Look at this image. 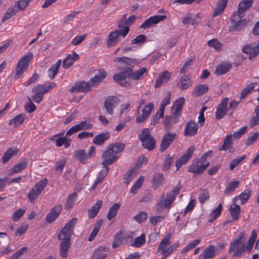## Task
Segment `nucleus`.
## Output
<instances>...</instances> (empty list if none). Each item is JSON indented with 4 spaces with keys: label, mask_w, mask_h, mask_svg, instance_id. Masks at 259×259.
<instances>
[{
    "label": "nucleus",
    "mask_w": 259,
    "mask_h": 259,
    "mask_svg": "<svg viewBox=\"0 0 259 259\" xmlns=\"http://www.w3.org/2000/svg\"><path fill=\"white\" fill-rule=\"evenodd\" d=\"M77 219L73 218L65 225L59 232L58 238L62 240L60 244V253L63 258H66L68 255V251L70 247L71 236L73 233V229L77 222Z\"/></svg>",
    "instance_id": "f257e3e1"
},
{
    "label": "nucleus",
    "mask_w": 259,
    "mask_h": 259,
    "mask_svg": "<svg viewBox=\"0 0 259 259\" xmlns=\"http://www.w3.org/2000/svg\"><path fill=\"white\" fill-rule=\"evenodd\" d=\"M56 83L50 82L48 83L38 84L35 86L32 90L33 95L32 99L36 103L40 102L42 99L44 95L55 88Z\"/></svg>",
    "instance_id": "f03ea898"
},
{
    "label": "nucleus",
    "mask_w": 259,
    "mask_h": 259,
    "mask_svg": "<svg viewBox=\"0 0 259 259\" xmlns=\"http://www.w3.org/2000/svg\"><path fill=\"white\" fill-rule=\"evenodd\" d=\"M171 235L167 234L161 240L157 248V254H167L170 255L179 246V242L170 245Z\"/></svg>",
    "instance_id": "7ed1b4c3"
},
{
    "label": "nucleus",
    "mask_w": 259,
    "mask_h": 259,
    "mask_svg": "<svg viewBox=\"0 0 259 259\" xmlns=\"http://www.w3.org/2000/svg\"><path fill=\"white\" fill-rule=\"evenodd\" d=\"M97 83V74H95L89 81H78L69 90L71 93L89 92L91 88L95 87Z\"/></svg>",
    "instance_id": "20e7f679"
},
{
    "label": "nucleus",
    "mask_w": 259,
    "mask_h": 259,
    "mask_svg": "<svg viewBox=\"0 0 259 259\" xmlns=\"http://www.w3.org/2000/svg\"><path fill=\"white\" fill-rule=\"evenodd\" d=\"M33 59V54L32 53H28L26 55L22 57L18 61L16 67L14 77L19 78L27 69L29 63Z\"/></svg>",
    "instance_id": "39448f33"
},
{
    "label": "nucleus",
    "mask_w": 259,
    "mask_h": 259,
    "mask_svg": "<svg viewBox=\"0 0 259 259\" xmlns=\"http://www.w3.org/2000/svg\"><path fill=\"white\" fill-rule=\"evenodd\" d=\"M181 188L180 184L175 186L174 189L167 194L165 200V195L164 193L162 194L160 197V201L157 204L160 207H162L163 205L165 208H169L176 196L179 193Z\"/></svg>",
    "instance_id": "423d86ee"
},
{
    "label": "nucleus",
    "mask_w": 259,
    "mask_h": 259,
    "mask_svg": "<svg viewBox=\"0 0 259 259\" xmlns=\"http://www.w3.org/2000/svg\"><path fill=\"white\" fill-rule=\"evenodd\" d=\"M139 139L144 148L151 151L155 148L156 140L151 135L149 128H145L143 130L142 133L139 135Z\"/></svg>",
    "instance_id": "0eeeda50"
},
{
    "label": "nucleus",
    "mask_w": 259,
    "mask_h": 259,
    "mask_svg": "<svg viewBox=\"0 0 259 259\" xmlns=\"http://www.w3.org/2000/svg\"><path fill=\"white\" fill-rule=\"evenodd\" d=\"M48 183L47 179H44L36 183L27 194L28 201L33 203L44 190Z\"/></svg>",
    "instance_id": "6e6552de"
},
{
    "label": "nucleus",
    "mask_w": 259,
    "mask_h": 259,
    "mask_svg": "<svg viewBox=\"0 0 259 259\" xmlns=\"http://www.w3.org/2000/svg\"><path fill=\"white\" fill-rule=\"evenodd\" d=\"M130 28L127 27L125 29H121L111 32L109 34V37L107 42L108 47H113L120 39V36L121 35L124 37L129 32Z\"/></svg>",
    "instance_id": "1a4fd4ad"
},
{
    "label": "nucleus",
    "mask_w": 259,
    "mask_h": 259,
    "mask_svg": "<svg viewBox=\"0 0 259 259\" xmlns=\"http://www.w3.org/2000/svg\"><path fill=\"white\" fill-rule=\"evenodd\" d=\"M120 99L116 96H108L105 100L104 108L107 114L112 115L114 110L117 106L120 103Z\"/></svg>",
    "instance_id": "9d476101"
},
{
    "label": "nucleus",
    "mask_w": 259,
    "mask_h": 259,
    "mask_svg": "<svg viewBox=\"0 0 259 259\" xmlns=\"http://www.w3.org/2000/svg\"><path fill=\"white\" fill-rule=\"evenodd\" d=\"M209 165V162H206L205 164H201L199 159L195 158L192 164L188 167V171L195 175L201 174Z\"/></svg>",
    "instance_id": "9b49d317"
},
{
    "label": "nucleus",
    "mask_w": 259,
    "mask_h": 259,
    "mask_svg": "<svg viewBox=\"0 0 259 259\" xmlns=\"http://www.w3.org/2000/svg\"><path fill=\"white\" fill-rule=\"evenodd\" d=\"M229 100V98L226 97L218 105L215 113V116L217 119L220 120L224 118L229 111L228 107Z\"/></svg>",
    "instance_id": "f8f14e48"
},
{
    "label": "nucleus",
    "mask_w": 259,
    "mask_h": 259,
    "mask_svg": "<svg viewBox=\"0 0 259 259\" xmlns=\"http://www.w3.org/2000/svg\"><path fill=\"white\" fill-rule=\"evenodd\" d=\"M177 137L175 133H167L164 135L161 141L159 151L161 152H164L169 146L174 142Z\"/></svg>",
    "instance_id": "ddd939ff"
},
{
    "label": "nucleus",
    "mask_w": 259,
    "mask_h": 259,
    "mask_svg": "<svg viewBox=\"0 0 259 259\" xmlns=\"http://www.w3.org/2000/svg\"><path fill=\"white\" fill-rule=\"evenodd\" d=\"M167 19L166 15H154L147 19L140 26V29H147Z\"/></svg>",
    "instance_id": "4468645a"
},
{
    "label": "nucleus",
    "mask_w": 259,
    "mask_h": 259,
    "mask_svg": "<svg viewBox=\"0 0 259 259\" xmlns=\"http://www.w3.org/2000/svg\"><path fill=\"white\" fill-rule=\"evenodd\" d=\"M126 72H127V67L121 69L119 73L115 74L113 76V79L122 87H130V82L126 80V78L128 77V73Z\"/></svg>",
    "instance_id": "2eb2a0df"
},
{
    "label": "nucleus",
    "mask_w": 259,
    "mask_h": 259,
    "mask_svg": "<svg viewBox=\"0 0 259 259\" xmlns=\"http://www.w3.org/2000/svg\"><path fill=\"white\" fill-rule=\"evenodd\" d=\"M195 150L193 146L189 147L185 154H184L176 162L177 170H179L181 166L185 164L187 161L191 158L193 153Z\"/></svg>",
    "instance_id": "dca6fc26"
},
{
    "label": "nucleus",
    "mask_w": 259,
    "mask_h": 259,
    "mask_svg": "<svg viewBox=\"0 0 259 259\" xmlns=\"http://www.w3.org/2000/svg\"><path fill=\"white\" fill-rule=\"evenodd\" d=\"M199 125L194 120H190L186 124L184 129V135L186 137H192L198 133Z\"/></svg>",
    "instance_id": "f3484780"
},
{
    "label": "nucleus",
    "mask_w": 259,
    "mask_h": 259,
    "mask_svg": "<svg viewBox=\"0 0 259 259\" xmlns=\"http://www.w3.org/2000/svg\"><path fill=\"white\" fill-rule=\"evenodd\" d=\"M242 51L248 55V58L250 60L256 57L259 54V39L257 44L253 47L250 44L245 45Z\"/></svg>",
    "instance_id": "a211bd4d"
},
{
    "label": "nucleus",
    "mask_w": 259,
    "mask_h": 259,
    "mask_svg": "<svg viewBox=\"0 0 259 259\" xmlns=\"http://www.w3.org/2000/svg\"><path fill=\"white\" fill-rule=\"evenodd\" d=\"M154 109V104L152 103H149L146 105L142 110V114L139 115L136 118V122L137 123L143 122L145 120L148 119L151 111Z\"/></svg>",
    "instance_id": "6ab92c4d"
},
{
    "label": "nucleus",
    "mask_w": 259,
    "mask_h": 259,
    "mask_svg": "<svg viewBox=\"0 0 259 259\" xmlns=\"http://www.w3.org/2000/svg\"><path fill=\"white\" fill-rule=\"evenodd\" d=\"M132 237V233L131 232V234L127 235L125 234V231L124 230H120L118 232H117L114 238V240L112 243V247L114 248H115L119 246L122 242L124 239H126V238H129L130 237Z\"/></svg>",
    "instance_id": "aec40b11"
},
{
    "label": "nucleus",
    "mask_w": 259,
    "mask_h": 259,
    "mask_svg": "<svg viewBox=\"0 0 259 259\" xmlns=\"http://www.w3.org/2000/svg\"><path fill=\"white\" fill-rule=\"evenodd\" d=\"M62 209V206L60 204L55 205L53 207L47 214L46 217V221L47 223H51L55 221L56 218L60 214Z\"/></svg>",
    "instance_id": "412c9836"
},
{
    "label": "nucleus",
    "mask_w": 259,
    "mask_h": 259,
    "mask_svg": "<svg viewBox=\"0 0 259 259\" xmlns=\"http://www.w3.org/2000/svg\"><path fill=\"white\" fill-rule=\"evenodd\" d=\"M171 73L167 70H165L160 73L155 81V88L160 87L162 84L166 83L170 79Z\"/></svg>",
    "instance_id": "4be33fe9"
},
{
    "label": "nucleus",
    "mask_w": 259,
    "mask_h": 259,
    "mask_svg": "<svg viewBox=\"0 0 259 259\" xmlns=\"http://www.w3.org/2000/svg\"><path fill=\"white\" fill-rule=\"evenodd\" d=\"M252 194L250 189H246L239 195L236 196L233 200L234 203H236L238 200H240L241 204H245L249 199Z\"/></svg>",
    "instance_id": "5701e85b"
},
{
    "label": "nucleus",
    "mask_w": 259,
    "mask_h": 259,
    "mask_svg": "<svg viewBox=\"0 0 259 259\" xmlns=\"http://www.w3.org/2000/svg\"><path fill=\"white\" fill-rule=\"evenodd\" d=\"M128 78L134 80H138L146 72L147 69L145 67L140 68L137 70H134L131 67H127Z\"/></svg>",
    "instance_id": "b1692460"
},
{
    "label": "nucleus",
    "mask_w": 259,
    "mask_h": 259,
    "mask_svg": "<svg viewBox=\"0 0 259 259\" xmlns=\"http://www.w3.org/2000/svg\"><path fill=\"white\" fill-rule=\"evenodd\" d=\"M103 158L104 159L103 162L105 165H111L117 159V155L108 148L103 153Z\"/></svg>",
    "instance_id": "393cba45"
},
{
    "label": "nucleus",
    "mask_w": 259,
    "mask_h": 259,
    "mask_svg": "<svg viewBox=\"0 0 259 259\" xmlns=\"http://www.w3.org/2000/svg\"><path fill=\"white\" fill-rule=\"evenodd\" d=\"M126 14H124L121 18L119 22H118V27L125 29L126 27L129 28L130 26L132 25L136 20V16L135 15H131L126 19Z\"/></svg>",
    "instance_id": "a878e982"
},
{
    "label": "nucleus",
    "mask_w": 259,
    "mask_h": 259,
    "mask_svg": "<svg viewBox=\"0 0 259 259\" xmlns=\"http://www.w3.org/2000/svg\"><path fill=\"white\" fill-rule=\"evenodd\" d=\"M233 67L232 63L228 62H221L217 66L215 69V74L217 75L224 74L228 72Z\"/></svg>",
    "instance_id": "bb28decb"
},
{
    "label": "nucleus",
    "mask_w": 259,
    "mask_h": 259,
    "mask_svg": "<svg viewBox=\"0 0 259 259\" xmlns=\"http://www.w3.org/2000/svg\"><path fill=\"white\" fill-rule=\"evenodd\" d=\"M79 56L75 52L72 54H68L63 61V67L65 69H68L73 65L74 62L78 59Z\"/></svg>",
    "instance_id": "cd10ccee"
},
{
    "label": "nucleus",
    "mask_w": 259,
    "mask_h": 259,
    "mask_svg": "<svg viewBox=\"0 0 259 259\" xmlns=\"http://www.w3.org/2000/svg\"><path fill=\"white\" fill-rule=\"evenodd\" d=\"M215 254V246L209 245L205 248L199 256V259H209L214 257Z\"/></svg>",
    "instance_id": "c85d7f7f"
},
{
    "label": "nucleus",
    "mask_w": 259,
    "mask_h": 259,
    "mask_svg": "<svg viewBox=\"0 0 259 259\" xmlns=\"http://www.w3.org/2000/svg\"><path fill=\"white\" fill-rule=\"evenodd\" d=\"M228 0H219L212 14L213 17H215L221 14L226 7Z\"/></svg>",
    "instance_id": "c756f323"
},
{
    "label": "nucleus",
    "mask_w": 259,
    "mask_h": 259,
    "mask_svg": "<svg viewBox=\"0 0 259 259\" xmlns=\"http://www.w3.org/2000/svg\"><path fill=\"white\" fill-rule=\"evenodd\" d=\"M247 24V21L245 19L238 22H231V26L229 27L228 30L231 32L240 31L245 28Z\"/></svg>",
    "instance_id": "7c9ffc66"
},
{
    "label": "nucleus",
    "mask_w": 259,
    "mask_h": 259,
    "mask_svg": "<svg viewBox=\"0 0 259 259\" xmlns=\"http://www.w3.org/2000/svg\"><path fill=\"white\" fill-rule=\"evenodd\" d=\"M62 63V60L59 59L55 64H53L48 70V77L51 79H53L58 73L60 67Z\"/></svg>",
    "instance_id": "2f4dec72"
},
{
    "label": "nucleus",
    "mask_w": 259,
    "mask_h": 259,
    "mask_svg": "<svg viewBox=\"0 0 259 259\" xmlns=\"http://www.w3.org/2000/svg\"><path fill=\"white\" fill-rule=\"evenodd\" d=\"M26 118V115L24 113H21L16 116L9 121V124L17 127L22 124Z\"/></svg>",
    "instance_id": "473e14b6"
},
{
    "label": "nucleus",
    "mask_w": 259,
    "mask_h": 259,
    "mask_svg": "<svg viewBox=\"0 0 259 259\" xmlns=\"http://www.w3.org/2000/svg\"><path fill=\"white\" fill-rule=\"evenodd\" d=\"M114 62L116 63H123L132 67H134L139 63L136 60L125 57H117L115 59Z\"/></svg>",
    "instance_id": "72a5a7b5"
},
{
    "label": "nucleus",
    "mask_w": 259,
    "mask_h": 259,
    "mask_svg": "<svg viewBox=\"0 0 259 259\" xmlns=\"http://www.w3.org/2000/svg\"><path fill=\"white\" fill-rule=\"evenodd\" d=\"M253 4V0H243L240 2L238 6V11L242 14L250 8Z\"/></svg>",
    "instance_id": "f704fd0d"
},
{
    "label": "nucleus",
    "mask_w": 259,
    "mask_h": 259,
    "mask_svg": "<svg viewBox=\"0 0 259 259\" xmlns=\"http://www.w3.org/2000/svg\"><path fill=\"white\" fill-rule=\"evenodd\" d=\"M18 150L17 148L14 149L9 148L6 152H5L2 156V162L3 163H6L8 162L11 158L17 154Z\"/></svg>",
    "instance_id": "c9c22d12"
},
{
    "label": "nucleus",
    "mask_w": 259,
    "mask_h": 259,
    "mask_svg": "<svg viewBox=\"0 0 259 259\" xmlns=\"http://www.w3.org/2000/svg\"><path fill=\"white\" fill-rule=\"evenodd\" d=\"M241 208L238 204L234 203L229 208V212L234 221H236L240 217Z\"/></svg>",
    "instance_id": "e433bc0d"
},
{
    "label": "nucleus",
    "mask_w": 259,
    "mask_h": 259,
    "mask_svg": "<svg viewBox=\"0 0 259 259\" xmlns=\"http://www.w3.org/2000/svg\"><path fill=\"white\" fill-rule=\"evenodd\" d=\"M208 91V87L206 84H199L194 89L193 94L196 96H200Z\"/></svg>",
    "instance_id": "4c0bfd02"
},
{
    "label": "nucleus",
    "mask_w": 259,
    "mask_h": 259,
    "mask_svg": "<svg viewBox=\"0 0 259 259\" xmlns=\"http://www.w3.org/2000/svg\"><path fill=\"white\" fill-rule=\"evenodd\" d=\"M232 135H227L225 139L223 141V144L221 148H219L220 151H227L228 150L232 145Z\"/></svg>",
    "instance_id": "58836bf2"
},
{
    "label": "nucleus",
    "mask_w": 259,
    "mask_h": 259,
    "mask_svg": "<svg viewBox=\"0 0 259 259\" xmlns=\"http://www.w3.org/2000/svg\"><path fill=\"white\" fill-rule=\"evenodd\" d=\"M120 205L118 203H114L110 208L107 213V218L109 220H111L117 214V211L119 209Z\"/></svg>",
    "instance_id": "ea45409f"
},
{
    "label": "nucleus",
    "mask_w": 259,
    "mask_h": 259,
    "mask_svg": "<svg viewBox=\"0 0 259 259\" xmlns=\"http://www.w3.org/2000/svg\"><path fill=\"white\" fill-rule=\"evenodd\" d=\"M222 211V205L220 203L217 207L213 210L209 214V222H212L216 220L221 214Z\"/></svg>",
    "instance_id": "a19ab883"
},
{
    "label": "nucleus",
    "mask_w": 259,
    "mask_h": 259,
    "mask_svg": "<svg viewBox=\"0 0 259 259\" xmlns=\"http://www.w3.org/2000/svg\"><path fill=\"white\" fill-rule=\"evenodd\" d=\"M239 185L238 181H233L231 182L228 186L225 188L224 193L226 195H230L231 193L234 192L236 188H237Z\"/></svg>",
    "instance_id": "79ce46f5"
},
{
    "label": "nucleus",
    "mask_w": 259,
    "mask_h": 259,
    "mask_svg": "<svg viewBox=\"0 0 259 259\" xmlns=\"http://www.w3.org/2000/svg\"><path fill=\"white\" fill-rule=\"evenodd\" d=\"M255 83H251L247 84L246 87L243 89L240 97V100L245 99L253 91L255 87Z\"/></svg>",
    "instance_id": "37998d69"
},
{
    "label": "nucleus",
    "mask_w": 259,
    "mask_h": 259,
    "mask_svg": "<svg viewBox=\"0 0 259 259\" xmlns=\"http://www.w3.org/2000/svg\"><path fill=\"white\" fill-rule=\"evenodd\" d=\"M242 238V236H239L237 238L230 243L228 251L229 253L235 251L236 249L239 248V247L241 243Z\"/></svg>",
    "instance_id": "c03bdc74"
},
{
    "label": "nucleus",
    "mask_w": 259,
    "mask_h": 259,
    "mask_svg": "<svg viewBox=\"0 0 259 259\" xmlns=\"http://www.w3.org/2000/svg\"><path fill=\"white\" fill-rule=\"evenodd\" d=\"M75 156L77 160L82 163H85L89 158L85 151L82 149L77 150L75 152Z\"/></svg>",
    "instance_id": "a18cd8bd"
},
{
    "label": "nucleus",
    "mask_w": 259,
    "mask_h": 259,
    "mask_svg": "<svg viewBox=\"0 0 259 259\" xmlns=\"http://www.w3.org/2000/svg\"><path fill=\"white\" fill-rule=\"evenodd\" d=\"M254 113L255 115L251 118L249 121L250 127H253L259 124V105L255 108Z\"/></svg>",
    "instance_id": "49530a36"
},
{
    "label": "nucleus",
    "mask_w": 259,
    "mask_h": 259,
    "mask_svg": "<svg viewBox=\"0 0 259 259\" xmlns=\"http://www.w3.org/2000/svg\"><path fill=\"white\" fill-rule=\"evenodd\" d=\"M145 235L142 234L139 237H136L132 243V246L135 247H140L145 243Z\"/></svg>",
    "instance_id": "de8ad7c7"
},
{
    "label": "nucleus",
    "mask_w": 259,
    "mask_h": 259,
    "mask_svg": "<svg viewBox=\"0 0 259 259\" xmlns=\"http://www.w3.org/2000/svg\"><path fill=\"white\" fill-rule=\"evenodd\" d=\"M145 177L144 176H141L131 188L130 192L132 194H135L137 193V191L142 186Z\"/></svg>",
    "instance_id": "09e8293b"
},
{
    "label": "nucleus",
    "mask_w": 259,
    "mask_h": 259,
    "mask_svg": "<svg viewBox=\"0 0 259 259\" xmlns=\"http://www.w3.org/2000/svg\"><path fill=\"white\" fill-rule=\"evenodd\" d=\"M137 176V169L133 167L131 169L128 173L125 174L124 176V183L128 184Z\"/></svg>",
    "instance_id": "8fccbe9b"
},
{
    "label": "nucleus",
    "mask_w": 259,
    "mask_h": 259,
    "mask_svg": "<svg viewBox=\"0 0 259 259\" xmlns=\"http://www.w3.org/2000/svg\"><path fill=\"white\" fill-rule=\"evenodd\" d=\"M77 195L75 192H74L67 197L66 202V208L67 209H70L72 208L77 200Z\"/></svg>",
    "instance_id": "3c124183"
},
{
    "label": "nucleus",
    "mask_w": 259,
    "mask_h": 259,
    "mask_svg": "<svg viewBox=\"0 0 259 259\" xmlns=\"http://www.w3.org/2000/svg\"><path fill=\"white\" fill-rule=\"evenodd\" d=\"M79 131L90 130L93 128V124L88 121H82L76 124Z\"/></svg>",
    "instance_id": "603ef678"
},
{
    "label": "nucleus",
    "mask_w": 259,
    "mask_h": 259,
    "mask_svg": "<svg viewBox=\"0 0 259 259\" xmlns=\"http://www.w3.org/2000/svg\"><path fill=\"white\" fill-rule=\"evenodd\" d=\"M176 124L173 122V120L170 118V116L167 115L165 117L163 120V126L165 131H170L174 125Z\"/></svg>",
    "instance_id": "864d4df0"
},
{
    "label": "nucleus",
    "mask_w": 259,
    "mask_h": 259,
    "mask_svg": "<svg viewBox=\"0 0 259 259\" xmlns=\"http://www.w3.org/2000/svg\"><path fill=\"white\" fill-rule=\"evenodd\" d=\"M185 103L184 97H180L176 100L173 104V108L176 112H181Z\"/></svg>",
    "instance_id": "5fc2aeb1"
},
{
    "label": "nucleus",
    "mask_w": 259,
    "mask_h": 259,
    "mask_svg": "<svg viewBox=\"0 0 259 259\" xmlns=\"http://www.w3.org/2000/svg\"><path fill=\"white\" fill-rule=\"evenodd\" d=\"M102 168L100 170L98 174V183L101 182L107 176L109 168L107 167L108 165H105L103 162L102 163Z\"/></svg>",
    "instance_id": "6e6d98bb"
},
{
    "label": "nucleus",
    "mask_w": 259,
    "mask_h": 259,
    "mask_svg": "<svg viewBox=\"0 0 259 259\" xmlns=\"http://www.w3.org/2000/svg\"><path fill=\"white\" fill-rule=\"evenodd\" d=\"M115 154L121 152L124 148V144L123 143L113 144L108 147Z\"/></svg>",
    "instance_id": "4d7b16f0"
},
{
    "label": "nucleus",
    "mask_w": 259,
    "mask_h": 259,
    "mask_svg": "<svg viewBox=\"0 0 259 259\" xmlns=\"http://www.w3.org/2000/svg\"><path fill=\"white\" fill-rule=\"evenodd\" d=\"M27 166V163L26 161H22L14 165L13 171L11 172V175L13 174L19 173L26 168Z\"/></svg>",
    "instance_id": "13d9d810"
},
{
    "label": "nucleus",
    "mask_w": 259,
    "mask_h": 259,
    "mask_svg": "<svg viewBox=\"0 0 259 259\" xmlns=\"http://www.w3.org/2000/svg\"><path fill=\"white\" fill-rule=\"evenodd\" d=\"M246 158L245 155L240 157H237L236 158L232 160L229 165V169L233 170L242 161Z\"/></svg>",
    "instance_id": "bf43d9fd"
},
{
    "label": "nucleus",
    "mask_w": 259,
    "mask_h": 259,
    "mask_svg": "<svg viewBox=\"0 0 259 259\" xmlns=\"http://www.w3.org/2000/svg\"><path fill=\"white\" fill-rule=\"evenodd\" d=\"M26 211L25 209L19 208L14 211L13 216L12 220L14 222H18L20 219L24 214Z\"/></svg>",
    "instance_id": "052dcab7"
},
{
    "label": "nucleus",
    "mask_w": 259,
    "mask_h": 259,
    "mask_svg": "<svg viewBox=\"0 0 259 259\" xmlns=\"http://www.w3.org/2000/svg\"><path fill=\"white\" fill-rule=\"evenodd\" d=\"M173 162V156L168 154L166 156L163 163L162 170H167L169 168Z\"/></svg>",
    "instance_id": "680f3d73"
},
{
    "label": "nucleus",
    "mask_w": 259,
    "mask_h": 259,
    "mask_svg": "<svg viewBox=\"0 0 259 259\" xmlns=\"http://www.w3.org/2000/svg\"><path fill=\"white\" fill-rule=\"evenodd\" d=\"M207 45L209 47L213 48L215 50H220L222 47V44L217 38L209 40L207 42Z\"/></svg>",
    "instance_id": "e2e57ef3"
},
{
    "label": "nucleus",
    "mask_w": 259,
    "mask_h": 259,
    "mask_svg": "<svg viewBox=\"0 0 259 259\" xmlns=\"http://www.w3.org/2000/svg\"><path fill=\"white\" fill-rule=\"evenodd\" d=\"M258 137L259 133L258 132L253 133L252 135L249 136L245 142L246 145L248 146L253 144L258 140Z\"/></svg>",
    "instance_id": "0e129e2a"
},
{
    "label": "nucleus",
    "mask_w": 259,
    "mask_h": 259,
    "mask_svg": "<svg viewBox=\"0 0 259 259\" xmlns=\"http://www.w3.org/2000/svg\"><path fill=\"white\" fill-rule=\"evenodd\" d=\"M181 86L180 88L182 90H185L188 88L191 85V81L189 77L184 76L181 78Z\"/></svg>",
    "instance_id": "69168bd1"
},
{
    "label": "nucleus",
    "mask_w": 259,
    "mask_h": 259,
    "mask_svg": "<svg viewBox=\"0 0 259 259\" xmlns=\"http://www.w3.org/2000/svg\"><path fill=\"white\" fill-rule=\"evenodd\" d=\"M110 137V134L109 132L101 133L98 134V145L103 144L104 142Z\"/></svg>",
    "instance_id": "338daca9"
},
{
    "label": "nucleus",
    "mask_w": 259,
    "mask_h": 259,
    "mask_svg": "<svg viewBox=\"0 0 259 259\" xmlns=\"http://www.w3.org/2000/svg\"><path fill=\"white\" fill-rule=\"evenodd\" d=\"M134 218L137 222L141 223L147 220L148 218V214L145 211H140Z\"/></svg>",
    "instance_id": "774afa93"
}]
</instances>
